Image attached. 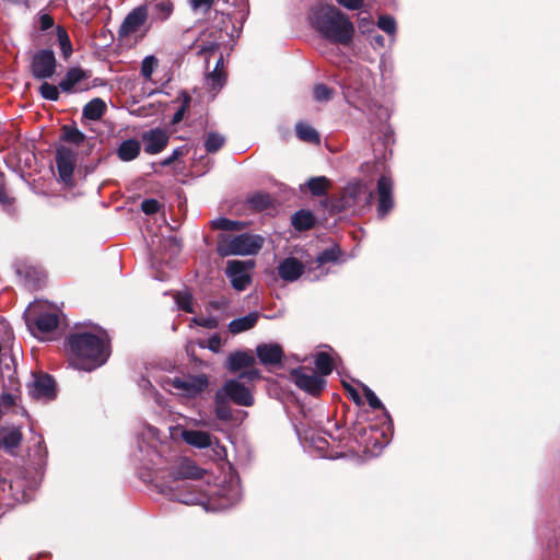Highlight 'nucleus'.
<instances>
[{
    "label": "nucleus",
    "instance_id": "1",
    "mask_svg": "<svg viewBox=\"0 0 560 560\" xmlns=\"http://www.w3.org/2000/svg\"><path fill=\"white\" fill-rule=\"evenodd\" d=\"M205 472L192 459L187 457L178 458L171 466L167 475L162 477L161 490L172 500L187 505L200 504L207 511H223L241 500L242 491L237 483H230L208 497L195 490L187 482V480L201 479Z\"/></svg>",
    "mask_w": 560,
    "mask_h": 560
},
{
    "label": "nucleus",
    "instance_id": "2",
    "mask_svg": "<svg viewBox=\"0 0 560 560\" xmlns=\"http://www.w3.org/2000/svg\"><path fill=\"white\" fill-rule=\"evenodd\" d=\"M68 346L71 352L70 363L78 370L90 372L103 365L109 357L104 330L72 334L68 338Z\"/></svg>",
    "mask_w": 560,
    "mask_h": 560
},
{
    "label": "nucleus",
    "instance_id": "3",
    "mask_svg": "<svg viewBox=\"0 0 560 560\" xmlns=\"http://www.w3.org/2000/svg\"><path fill=\"white\" fill-rule=\"evenodd\" d=\"M312 24L322 37L332 44L347 46L353 39V23L334 5L318 10L312 16Z\"/></svg>",
    "mask_w": 560,
    "mask_h": 560
},
{
    "label": "nucleus",
    "instance_id": "4",
    "mask_svg": "<svg viewBox=\"0 0 560 560\" xmlns=\"http://www.w3.org/2000/svg\"><path fill=\"white\" fill-rule=\"evenodd\" d=\"M138 448L137 458L147 469L162 471L168 463L165 454L170 451V445L161 441L160 431L156 428L148 427L142 432Z\"/></svg>",
    "mask_w": 560,
    "mask_h": 560
},
{
    "label": "nucleus",
    "instance_id": "5",
    "mask_svg": "<svg viewBox=\"0 0 560 560\" xmlns=\"http://www.w3.org/2000/svg\"><path fill=\"white\" fill-rule=\"evenodd\" d=\"M264 242V237L257 234L221 235L218 240L217 252L222 257L256 255L261 249Z\"/></svg>",
    "mask_w": 560,
    "mask_h": 560
},
{
    "label": "nucleus",
    "instance_id": "6",
    "mask_svg": "<svg viewBox=\"0 0 560 560\" xmlns=\"http://www.w3.org/2000/svg\"><path fill=\"white\" fill-rule=\"evenodd\" d=\"M177 395L186 398H196L200 396L209 386L210 381L206 374H186L175 376L166 381Z\"/></svg>",
    "mask_w": 560,
    "mask_h": 560
},
{
    "label": "nucleus",
    "instance_id": "7",
    "mask_svg": "<svg viewBox=\"0 0 560 560\" xmlns=\"http://www.w3.org/2000/svg\"><path fill=\"white\" fill-rule=\"evenodd\" d=\"M373 191L362 182L348 184L341 194L340 209L360 210L372 205Z\"/></svg>",
    "mask_w": 560,
    "mask_h": 560
},
{
    "label": "nucleus",
    "instance_id": "8",
    "mask_svg": "<svg viewBox=\"0 0 560 560\" xmlns=\"http://www.w3.org/2000/svg\"><path fill=\"white\" fill-rule=\"evenodd\" d=\"M26 323L31 332L38 339L45 340L46 336L52 332L59 325V316L54 311L39 312L32 318L35 306H31Z\"/></svg>",
    "mask_w": 560,
    "mask_h": 560
},
{
    "label": "nucleus",
    "instance_id": "9",
    "mask_svg": "<svg viewBox=\"0 0 560 560\" xmlns=\"http://www.w3.org/2000/svg\"><path fill=\"white\" fill-rule=\"evenodd\" d=\"M218 392L238 406L249 407L254 404L252 392L240 378L228 380Z\"/></svg>",
    "mask_w": 560,
    "mask_h": 560
},
{
    "label": "nucleus",
    "instance_id": "10",
    "mask_svg": "<svg viewBox=\"0 0 560 560\" xmlns=\"http://www.w3.org/2000/svg\"><path fill=\"white\" fill-rule=\"evenodd\" d=\"M291 375L299 388L314 396L319 395L326 385V381L322 375H317L306 368L295 369Z\"/></svg>",
    "mask_w": 560,
    "mask_h": 560
},
{
    "label": "nucleus",
    "instance_id": "11",
    "mask_svg": "<svg viewBox=\"0 0 560 560\" xmlns=\"http://www.w3.org/2000/svg\"><path fill=\"white\" fill-rule=\"evenodd\" d=\"M254 267L253 260H229L225 273L231 281L232 287L237 291H243L250 283L249 270Z\"/></svg>",
    "mask_w": 560,
    "mask_h": 560
},
{
    "label": "nucleus",
    "instance_id": "12",
    "mask_svg": "<svg viewBox=\"0 0 560 560\" xmlns=\"http://www.w3.org/2000/svg\"><path fill=\"white\" fill-rule=\"evenodd\" d=\"M56 71L55 54L50 49L37 51L31 62V72L35 79L46 80L54 75Z\"/></svg>",
    "mask_w": 560,
    "mask_h": 560
},
{
    "label": "nucleus",
    "instance_id": "13",
    "mask_svg": "<svg viewBox=\"0 0 560 560\" xmlns=\"http://www.w3.org/2000/svg\"><path fill=\"white\" fill-rule=\"evenodd\" d=\"M222 39V31L218 27L211 26L200 33L191 47L197 50L199 56H205L208 61V55L214 52L219 48Z\"/></svg>",
    "mask_w": 560,
    "mask_h": 560
},
{
    "label": "nucleus",
    "instance_id": "14",
    "mask_svg": "<svg viewBox=\"0 0 560 560\" xmlns=\"http://www.w3.org/2000/svg\"><path fill=\"white\" fill-rule=\"evenodd\" d=\"M148 8L145 5H139L132 9L125 20L122 21L118 34L120 37H127L137 31L145 23L148 19Z\"/></svg>",
    "mask_w": 560,
    "mask_h": 560
},
{
    "label": "nucleus",
    "instance_id": "15",
    "mask_svg": "<svg viewBox=\"0 0 560 560\" xmlns=\"http://www.w3.org/2000/svg\"><path fill=\"white\" fill-rule=\"evenodd\" d=\"M28 390L34 398L50 400L55 398V381L48 374L34 375Z\"/></svg>",
    "mask_w": 560,
    "mask_h": 560
},
{
    "label": "nucleus",
    "instance_id": "16",
    "mask_svg": "<svg viewBox=\"0 0 560 560\" xmlns=\"http://www.w3.org/2000/svg\"><path fill=\"white\" fill-rule=\"evenodd\" d=\"M378 206L377 212L380 217H385L394 207L393 199V180L383 175L377 180Z\"/></svg>",
    "mask_w": 560,
    "mask_h": 560
},
{
    "label": "nucleus",
    "instance_id": "17",
    "mask_svg": "<svg viewBox=\"0 0 560 560\" xmlns=\"http://www.w3.org/2000/svg\"><path fill=\"white\" fill-rule=\"evenodd\" d=\"M142 141L144 143V151L148 154H158L167 145L168 135L160 128L151 129L143 132Z\"/></svg>",
    "mask_w": 560,
    "mask_h": 560
},
{
    "label": "nucleus",
    "instance_id": "18",
    "mask_svg": "<svg viewBox=\"0 0 560 560\" xmlns=\"http://www.w3.org/2000/svg\"><path fill=\"white\" fill-rule=\"evenodd\" d=\"M259 361L265 365L278 364L283 357L282 348L278 343H262L256 348Z\"/></svg>",
    "mask_w": 560,
    "mask_h": 560
},
{
    "label": "nucleus",
    "instance_id": "19",
    "mask_svg": "<svg viewBox=\"0 0 560 560\" xmlns=\"http://www.w3.org/2000/svg\"><path fill=\"white\" fill-rule=\"evenodd\" d=\"M303 265L296 258H287L278 267V273L284 281H295L303 272Z\"/></svg>",
    "mask_w": 560,
    "mask_h": 560
},
{
    "label": "nucleus",
    "instance_id": "20",
    "mask_svg": "<svg viewBox=\"0 0 560 560\" xmlns=\"http://www.w3.org/2000/svg\"><path fill=\"white\" fill-rule=\"evenodd\" d=\"M56 163L60 177L65 182L69 180L73 174L72 152L66 148L58 149L56 154Z\"/></svg>",
    "mask_w": 560,
    "mask_h": 560
},
{
    "label": "nucleus",
    "instance_id": "21",
    "mask_svg": "<svg viewBox=\"0 0 560 560\" xmlns=\"http://www.w3.org/2000/svg\"><path fill=\"white\" fill-rule=\"evenodd\" d=\"M182 439L189 445L197 448H207L212 444V436L205 431L184 430Z\"/></svg>",
    "mask_w": 560,
    "mask_h": 560
},
{
    "label": "nucleus",
    "instance_id": "22",
    "mask_svg": "<svg viewBox=\"0 0 560 560\" xmlns=\"http://www.w3.org/2000/svg\"><path fill=\"white\" fill-rule=\"evenodd\" d=\"M88 73L80 68H71L66 77L60 81L59 88L61 91L71 93L75 91L77 85L85 78H88Z\"/></svg>",
    "mask_w": 560,
    "mask_h": 560
},
{
    "label": "nucleus",
    "instance_id": "23",
    "mask_svg": "<svg viewBox=\"0 0 560 560\" xmlns=\"http://www.w3.org/2000/svg\"><path fill=\"white\" fill-rule=\"evenodd\" d=\"M2 441L3 447L10 453L14 454V450L19 447L22 441V433L19 428H3L0 431V442Z\"/></svg>",
    "mask_w": 560,
    "mask_h": 560
},
{
    "label": "nucleus",
    "instance_id": "24",
    "mask_svg": "<svg viewBox=\"0 0 560 560\" xmlns=\"http://www.w3.org/2000/svg\"><path fill=\"white\" fill-rule=\"evenodd\" d=\"M150 11L153 21L164 22L173 14L174 3L171 0H158L150 5Z\"/></svg>",
    "mask_w": 560,
    "mask_h": 560
},
{
    "label": "nucleus",
    "instance_id": "25",
    "mask_svg": "<svg viewBox=\"0 0 560 560\" xmlns=\"http://www.w3.org/2000/svg\"><path fill=\"white\" fill-rule=\"evenodd\" d=\"M141 151V144L135 139L122 141L117 149V156L124 162H129L138 158Z\"/></svg>",
    "mask_w": 560,
    "mask_h": 560
},
{
    "label": "nucleus",
    "instance_id": "26",
    "mask_svg": "<svg viewBox=\"0 0 560 560\" xmlns=\"http://www.w3.org/2000/svg\"><path fill=\"white\" fill-rule=\"evenodd\" d=\"M259 318V314L257 312H250L247 315L235 318L229 324V330L232 334H241L253 328Z\"/></svg>",
    "mask_w": 560,
    "mask_h": 560
},
{
    "label": "nucleus",
    "instance_id": "27",
    "mask_svg": "<svg viewBox=\"0 0 560 560\" xmlns=\"http://www.w3.org/2000/svg\"><path fill=\"white\" fill-rule=\"evenodd\" d=\"M255 359L252 354L238 351L230 354L228 358V369L231 372H236L243 368H247L254 363Z\"/></svg>",
    "mask_w": 560,
    "mask_h": 560
},
{
    "label": "nucleus",
    "instance_id": "28",
    "mask_svg": "<svg viewBox=\"0 0 560 560\" xmlns=\"http://www.w3.org/2000/svg\"><path fill=\"white\" fill-rule=\"evenodd\" d=\"M106 110V103L102 98H93L83 107V116L90 120H98Z\"/></svg>",
    "mask_w": 560,
    "mask_h": 560
},
{
    "label": "nucleus",
    "instance_id": "29",
    "mask_svg": "<svg viewBox=\"0 0 560 560\" xmlns=\"http://www.w3.org/2000/svg\"><path fill=\"white\" fill-rule=\"evenodd\" d=\"M291 223L299 231L310 230L315 223V217L308 210H300L292 215Z\"/></svg>",
    "mask_w": 560,
    "mask_h": 560
},
{
    "label": "nucleus",
    "instance_id": "30",
    "mask_svg": "<svg viewBox=\"0 0 560 560\" xmlns=\"http://www.w3.org/2000/svg\"><path fill=\"white\" fill-rule=\"evenodd\" d=\"M229 401L218 390L214 396V412L219 420L228 421L232 418V410L229 406Z\"/></svg>",
    "mask_w": 560,
    "mask_h": 560
},
{
    "label": "nucleus",
    "instance_id": "31",
    "mask_svg": "<svg viewBox=\"0 0 560 560\" xmlns=\"http://www.w3.org/2000/svg\"><path fill=\"white\" fill-rule=\"evenodd\" d=\"M295 128H296L298 137L301 140L311 142V143L319 142V140H320L319 135L312 126H310L307 124L299 122Z\"/></svg>",
    "mask_w": 560,
    "mask_h": 560
},
{
    "label": "nucleus",
    "instance_id": "32",
    "mask_svg": "<svg viewBox=\"0 0 560 560\" xmlns=\"http://www.w3.org/2000/svg\"><path fill=\"white\" fill-rule=\"evenodd\" d=\"M315 366L322 376L330 374L334 366L331 357L326 352L317 353L315 358Z\"/></svg>",
    "mask_w": 560,
    "mask_h": 560
},
{
    "label": "nucleus",
    "instance_id": "33",
    "mask_svg": "<svg viewBox=\"0 0 560 560\" xmlns=\"http://www.w3.org/2000/svg\"><path fill=\"white\" fill-rule=\"evenodd\" d=\"M307 187L314 196H324L329 186V180L325 176L313 177L307 182Z\"/></svg>",
    "mask_w": 560,
    "mask_h": 560
},
{
    "label": "nucleus",
    "instance_id": "34",
    "mask_svg": "<svg viewBox=\"0 0 560 560\" xmlns=\"http://www.w3.org/2000/svg\"><path fill=\"white\" fill-rule=\"evenodd\" d=\"M225 142V139L222 135L211 131L207 133L206 140H205V147L207 152L209 153H215L219 151Z\"/></svg>",
    "mask_w": 560,
    "mask_h": 560
},
{
    "label": "nucleus",
    "instance_id": "35",
    "mask_svg": "<svg viewBox=\"0 0 560 560\" xmlns=\"http://www.w3.org/2000/svg\"><path fill=\"white\" fill-rule=\"evenodd\" d=\"M158 67H159V60L155 56L150 55V56L144 57V59L141 62V70H140L141 75L145 80H151L152 74L156 70Z\"/></svg>",
    "mask_w": 560,
    "mask_h": 560
},
{
    "label": "nucleus",
    "instance_id": "36",
    "mask_svg": "<svg viewBox=\"0 0 560 560\" xmlns=\"http://www.w3.org/2000/svg\"><path fill=\"white\" fill-rule=\"evenodd\" d=\"M226 75L224 71L213 70L207 77V84L214 91V95L225 84Z\"/></svg>",
    "mask_w": 560,
    "mask_h": 560
},
{
    "label": "nucleus",
    "instance_id": "37",
    "mask_svg": "<svg viewBox=\"0 0 560 560\" xmlns=\"http://www.w3.org/2000/svg\"><path fill=\"white\" fill-rule=\"evenodd\" d=\"M244 223L240 221H233L226 218H219L212 222L213 229L221 231H237L244 228Z\"/></svg>",
    "mask_w": 560,
    "mask_h": 560
},
{
    "label": "nucleus",
    "instance_id": "38",
    "mask_svg": "<svg viewBox=\"0 0 560 560\" xmlns=\"http://www.w3.org/2000/svg\"><path fill=\"white\" fill-rule=\"evenodd\" d=\"M62 131L63 139L68 142L80 144L85 140V135L75 127L65 126Z\"/></svg>",
    "mask_w": 560,
    "mask_h": 560
},
{
    "label": "nucleus",
    "instance_id": "39",
    "mask_svg": "<svg viewBox=\"0 0 560 560\" xmlns=\"http://www.w3.org/2000/svg\"><path fill=\"white\" fill-rule=\"evenodd\" d=\"M339 255H340V249L339 247L337 246H331L325 250H323L318 256H317V262L319 265H324L326 262H331V261H336L338 258H339Z\"/></svg>",
    "mask_w": 560,
    "mask_h": 560
},
{
    "label": "nucleus",
    "instance_id": "40",
    "mask_svg": "<svg viewBox=\"0 0 560 560\" xmlns=\"http://www.w3.org/2000/svg\"><path fill=\"white\" fill-rule=\"evenodd\" d=\"M332 90L325 84H316L313 90V96L317 102H327L331 98Z\"/></svg>",
    "mask_w": 560,
    "mask_h": 560
},
{
    "label": "nucleus",
    "instance_id": "41",
    "mask_svg": "<svg viewBox=\"0 0 560 560\" xmlns=\"http://www.w3.org/2000/svg\"><path fill=\"white\" fill-rule=\"evenodd\" d=\"M177 306L188 313H192V296L188 292H179L176 294Z\"/></svg>",
    "mask_w": 560,
    "mask_h": 560
},
{
    "label": "nucleus",
    "instance_id": "42",
    "mask_svg": "<svg viewBox=\"0 0 560 560\" xmlns=\"http://www.w3.org/2000/svg\"><path fill=\"white\" fill-rule=\"evenodd\" d=\"M39 93L43 98L48 101H57L59 98L58 88L47 82L39 86Z\"/></svg>",
    "mask_w": 560,
    "mask_h": 560
},
{
    "label": "nucleus",
    "instance_id": "43",
    "mask_svg": "<svg viewBox=\"0 0 560 560\" xmlns=\"http://www.w3.org/2000/svg\"><path fill=\"white\" fill-rule=\"evenodd\" d=\"M377 26L389 35H393L396 32V22L390 15H381L378 18Z\"/></svg>",
    "mask_w": 560,
    "mask_h": 560
},
{
    "label": "nucleus",
    "instance_id": "44",
    "mask_svg": "<svg viewBox=\"0 0 560 560\" xmlns=\"http://www.w3.org/2000/svg\"><path fill=\"white\" fill-rule=\"evenodd\" d=\"M249 202L253 208H255L257 210H264L270 206L271 199L268 195L258 194V195L253 196L249 199Z\"/></svg>",
    "mask_w": 560,
    "mask_h": 560
},
{
    "label": "nucleus",
    "instance_id": "45",
    "mask_svg": "<svg viewBox=\"0 0 560 560\" xmlns=\"http://www.w3.org/2000/svg\"><path fill=\"white\" fill-rule=\"evenodd\" d=\"M362 388H363L364 396H365V398H366V400L369 402V406L372 409H382L383 408V404L378 399V397L375 395V393L371 388L365 386V385H363Z\"/></svg>",
    "mask_w": 560,
    "mask_h": 560
},
{
    "label": "nucleus",
    "instance_id": "46",
    "mask_svg": "<svg viewBox=\"0 0 560 560\" xmlns=\"http://www.w3.org/2000/svg\"><path fill=\"white\" fill-rule=\"evenodd\" d=\"M58 39L65 57H68L72 52L70 39L65 30L58 28Z\"/></svg>",
    "mask_w": 560,
    "mask_h": 560
},
{
    "label": "nucleus",
    "instance_id": "47",
    "mask_svg": "<svg viewBox=\"0 0 560 560\" xmlns=\"http://www.w3.org/2000/svg\"><path fill=\"white\" fill-rule=\"evenodd\" d=\"M141 210L145 214H154L160 210V203L155 199H145L141 203Z\"/></svg>",
    "mask_w": 560,
    "mask_h": 560
},
{
    "label": "nucleus",
    "instance_id": "48",
    "mask_svg": "<svg viewBox=\"0 0 560 560\" xmlns=\"http://www.w3.org/2000/svg\"><path fill=\"white\" fill-rule=\"evenodd\" d=\"M192 10L206 13L213 4V0H189Z\"/></svg>",
    "mask_w": 560,
    "mask_h": 560
},
{
    "label": "nucleus",
    "instance_id": "49",
    "mask_svg": "<svg viewBox=\"0 0 560 560\" xmlns=\"http://www.w3.org/2000/svg\"><path fill=\"white\" fill-rule=\"evenodd\" d=\"M192 322L206 328H215L218 326V320L213 317H195Z\"/></svg>",
    "mask_w": 560,
    "mask_h": 560
},
{
    "label": "nucleus",
    "instance_id": "50",
    "mask_svg": "<svg viewBox=\"0 0 560 560\" xmlns=\"http://www.w3.org/2000/svg\"><path fill=\"white\" fill-rule=\"evenodd\" d=\"M201 347H207L212 352H219L221 349V338L214 335L208 339L207 345H201Z\"/></svg>",
    "mask_w": 560,
    "mask_h": 560
},
{
    "label": "nucleus",
    "instance_id": "51",
    "mask_svg": "<svg viewBox=\"0 0 560 560\" xmlns=\"http://www.w3.org/2000/svg\"><path fill=\"white\" fill-rule=\"evenodd\" d=\"M337 2L348 10H359L363 5V0H337Z\"/></svg>",
    "mask_w": 560,
    "mask_h": 560
},
{
    "label": "nucleus",
    "instance_id": "52",
    "mask_svg": "<svg viewBox=\"0 0 560 560\" xmlns=\"http://www.w3.org/2000/svg\"><path fill=\"white\" fill-rule=\"evenodd\" d=\"M54 25V19L49 14H42L39 18V27L42 31H47Z\"/></svg>",
    "mask_w": 560,
    "mask_h": 560
},
{
    "label": "nucleus",
    "instance_id": "53",
    "mask_svg": "<svg viewBox=\"0 0 560 560\" xmlns=\"http://www.w3.org/2000/svg\"><path fill=\"white\" fill-rule=\"evenodd\" d=\"M260 377V373L258 370L256 369H250V370H247L243 373L240 374V376L237 378L243 380V378H247L249 381H254V380H257Z\"/></svg>",
    "mask_w": 560,
    "mask_h": 560
},
{
    "label": "nucleus",
    "instance_id": "54",
    "mask_svg": "<svg viewBox=\"0 0 560 560\" xmlns=\"http://www.w3.org/2000/svg\"><path fill=\"white\" fill-rule=\"evenodd\" d=\"M359 28L362 32H368L370 27L373 25L372 20L369 16H360L358 20Z\"/></svg>",
    "mask_w": 560,
    "mask_h": 560
},
{
    "label": "nucleus",
    "instance_id": "55",
    "mask_svg": "<svg viewBox=\"0 0 560 560\" xmlns=\"http://www.w3.org/2000/svg\"><path fill=\"white\" fill-rule=\"evenodd\" d=\"M343 385H345L346 389L348 390L350 398H351V399H352L357 405H361V404H362V399H361V397H360L359 393L355 390V388H354V387H352V386H350V385H348V384H346V383H343Z\"/></svg>",
    "mask_w": 560,
    "mask_h": 560
},
{
    "label": "nucleus",
    "instance_id": "56",
    "mask_svg": "<svg viewBox=\"0 0 560 560\" xmlns=\"http://www.w3.org/2000/svg\"><path fill=\"white\" fill-rule=\"evenodd\" d=\"M15 399L16 397L10 393L2 394L0 397V401L4 407L13 406L15 404Z\"/></svg>",
    "mask_w": 560,
    "mask_h": 560
},
{
    "label": "nucleus",
    "instance_id": "57",
    "mask_svg": "<svg viewBox=\"0 0 560 560\" xmlns=\"http://www.w3.org/2000/svg\"><path fill=\"white\" fill-rule=\"evenodd\" d=\"M188 97L185 100V103L177 109V112L174 114L173 121L178 122L183 119L184 113L186 110L187 104H188Z\"/></svg>",
    "mask_w": 560,
    "mask_h": 560
},
{
    "label": "nucleus",
    "instance_id": "58",
    "mask_svg": "<svg viewBox=\"0 0 560 560\" xmlns=\"http://www.w3.org/2000/svg\"><path fill=\"white\" fill-rule=\"evenodd\" d=\"M179 155H182V149H175L173 153L162 162V165H171L175 160L178 159Z\"/></svg>",
    "mask_w": 560,
    "mask_h": 560
},
{
    "label": "nucleus",
    "instance_id": "59",
    "mask_svg": "<svg viewBox=\"0 0 560 560\" xmlns=\"http://www.w3.org/2000/svg\"><path fill=\"white\" fill-rule=\"evenodd\" d=\"M139 386L145 392V390H150L152 389V384L151 382L148 380V378H144L142 377L140 381H139Z\"/></svg>",
    "mask_w": 560,
    "mask_h": 560
},
{
    "label": "nucleus",
    "instance_id": "60",
    "mask_svg": "<svg viewBox=\"0 0 560 560\" xmlns=\"http://www.w3.org/2000/svg\"><path fill=\"white\" fill-rule=\"evenodd\" d=\"M223 67H224V60H223V57L220 56V58L217 60L214 70L223 71Z\"/></svg>",
    "mask_w": 560,
    "mask_h": 560
},
{
    "label": "nucleus",
    "instance_id": "61",
    "mask_svg": "<svg viewBox=\"0 0 560 560\" xmlns=\"http://www.w3.org/2000/svg\"><path fill=\"white\" fill-rule=\"evenodd\" d=\"M22 487V485L20 483V481L16 479V480H10V489L12 491H18V489Z\"/></svg>",
    "mask_w": 560,
    "mask_h": 560
},
{
    "label": "nucleus",
    "instance_id": "62",
    "mask_svg": "<svg viewBox=\"0 0 560 560\" xmlns=\"http://www.w3.org/2000/svg\"><path fill=\"white\" fill-rule=\"evenodd\" d=\"M373 40L375 44H377L378 46H383L384 45V37L381 36V35H376L373 37Z\"/></svg>",
    "mask_w": 560,
    "mask_h": 560
},
{
    "label": "nucleus",
    "instance_id": "63",
    "mask_svg": "<svg viewBox=\"0 0 560 560\" xmlns=\"http://www.w3.org/2000/svg\"><path fill=\"white\" fill-rule=\"evenodd\" d=\"M3 197H4V192H3L2 188L0 187V201L1 202L4 201Z\"/></svg>",
    "mask_w": 560,
    "mask_h": 560
}]
</instances>
